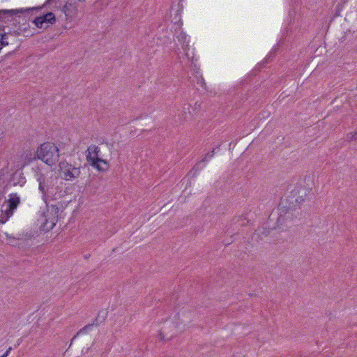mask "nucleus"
<instances>
[{
    "label": "nucleus",
    "instance_id": "f257e3e1",
    "mask_svg": "<svg viewBox=\"0 0 357 357\" xmlns=\"http://www.w3.org/2000/svg\"><path fill=\"white\" fill-rule=\"evenodd\" d=\"M301 199L298 201V198H291V199H282L279 204V216L278 218V222L280 225L285 224L288 222L292 221L295 218H299L301 215V207L295 204V203H301Z\"/></svg>",
    "mask_w": 357,
    "mask_h": 357
},
{
    "label": "nucleus",
    "instance_id": "f03ea898",
    "mask_svg": "<svg viewBox=\"0 0 357 357\" xmlns=\"http://www.w3.org/2000/svg\"><path fill=\"white\" fill-rule=\"evenodd\" d=\"M38 159L49 166L54 165L59 160L58 147L53 143L45 142L38 148Z\"/></svg>",
    "mask_w": 357,
    "mask_h": 357
},
{
    "label": "nucleus",
    "instance_id": "7ed1b4c3",
    "mask_svg": "<svg viewBox=\"0 0 357 357\" xmlns=\"http://www.w3.org/2000/svg\"><path fill=\"white\" fill-rule=\"evenodd\" d=\"M20 203V198L16 193L9 195L8 199L5 200L0 210V223L4 224L8 221Z\"/></svg>",
    "mask_w": 357,
    "mask_h": 357
},
{
    "label": "nucleus",
    "instance_id": "20e7f679",
    "mask_svg": "<svg viewBox=\"0 0 357 357\" xmlns=\"http://www.w3.org/2000/svg\"><path fill=\"white\" fill-rule=\"evenodd\" d=\"M36 178L39 183L38 188L43 194V199L47 202V199L52 198L54 195V179L39 172H36Z\"/></svg>",
    "mask_w": 357,
    "mask_h": 357
},
{
    "label": "nucleus",
    "instance_id": "39448f33",
    "mask_svg": "<svg viewBox=\"0 0 357 357\" xmlns=\"http://www.w3.org/2000/svg\"><path fill=\"white\" fill-rule=\"evenodd\" d=\"M86 160L90 165L98 171L104 172L109 168L108 162L98 157L100 148L96 145L90 146L87 149Z\"/></svg>",
    "mask_w": 357,
    "mask_h": 357
},
{
    "label": "nucleus",
    "instance_id": "423d86ee",
    "mask_svg": "<svg viewBox=\"0 0 357 357\" xmlns=\"http://www.w3.org/2000/svg\"><path fill=\"white\" fill-rule=\"evenodd\" d=\"M59 167L62 178L66 181H74L80 176V167H75L65 160L61 161Z\"/></svg>",
    "mask_w": 357,
    "mask_h": 357
},
{
    "label": "nucleus",
    "instance_id": "0eeeda50",
    "mask_svg": "<svg viewBox=\"0 0 357 357\" xmlns=\"http://www.w3.org/2000/svg\"><path fill=\"white\" fill-rule=\"evenodd\" d=\"M56 21L55 15L52 12H48L46 14L42 15L39 17H36L33 23L35 24V26L38 28L42 29L45 28L47 29L48 26H44V24H54Z\"/></svg>",
    "mask_w": 357,
    "mask_h": 357
},
{
    "label": "nucleus",
    "instance_id": "6e6552de",
    "mask_svg": "<svg viewBox=\"0 0 357 357\" xmlns=\"http://www.w3.org/2000/svg\"><path fill=\"white\" fill-rule=\"evenodd\" d=\"M56 1L57 0H46L45 3L41 7H33V8L14 9V10H10L8 12L12 13L15 15L18 14V13H22V14H24L26 15H29L31 14V13L33 10H40V9L44 8L45 6H46L47 5L50 4V3H52L53 1Z\"/></svg>",
    "mask_w": 357,
    "mask_h": 357
},
{
    "label": "nucleus",
    "instance_id": "1a4fd4ad",
    "mask_svg": "<svg viewBox=\"0 0 357 357\" xmlns=\"http://www.w3.org/2000/svg\"><path fill=\"white\" fill-rule=\"evenodd\" d=\"M26 180L22 171L17 170L15 172L10 178V182L15 186L20 185L22 187L26 183Z\"/></svg>",
    "mask_w": 357,
    "mask_h": 357
},
{
    "label": "nucleus",
    "instance_id": "9d476101",
    "mask_svg": "<svg viewBox=\"0 0 357 357\" xmlns=\"http://www.w3.org/2000/svg\"><path fill=\"white\" fill-rule=\"evenodd\" d=\"M38 159V150L36 151H27L23 155V166L29 165L33 161Z\"/></svg>",
    "mask_w": 357,
    "mask_h": 357
},
{
    "label": "nucleus",
    "instance_id": "9b49d317",
    "mask_svg": "<svg viewBox=\"0 0 357 357\" xmlns=\"http://www.w3.org/2000/svg\"><path fill=\"white\" fill-rule=\"evenodd\" d=\"M96 321H97V318L96 319V320L92 323V324H87L84 327L82 328L75 335H74V337L72 338L71 340V342H70V347L71 346L72 344V342L74 341V340L77 337L79 336V335L81 334H84V333H88L89 331H91L93 326L96 325V326L98 325V324L96 322L95 323Z\"/></svg>",
    "mask_w": 357,
    "mask_h": 357
},
{
    "label": "nucleus",
    "instance_id": "f8f14e48",
    "mask_svg": "<svg viewBox=\"0 0 357 357\" xmlns=\"http://www.w3.org/2000/svg\"><path fill=\"white\" fill-rule=\"evenodd\" d=\"M214 153H215V152H214V149H213V150H212L211 151H210V152H208V153L205 155L204 158L202 160V161H200V162H197V163L194 166L193 169L198 170V169H199V165H200V163H201V162H206L208 159H210V158H213V155H214Z\"/></svg>",
    "mask_w": 357,
    "mask_h": 357
},
{
    "label": "nucleus",
    "instance_id": "ddd939ff",
    "mask_svg": "<svg viewBox=\"0 0 357 357\" xmlns=\"http://www.w3.org/2000/svg\"><path fill=\"white\" fill-rule=\"evenodd\" d=\"M182 48L184 51H185V55L188 58V61H191V64H194V61H193V56L190 57V54H188V52L187 51L189 50V44H188V42H183V44H182Z\"/></svg>",
    "mask_w": 357,
    "mask_h": 357
},
{
    "label": "nucleus",
    "instance_id": "4468645a",
    "mask_svg": "<svg viewBox=\"0 0 357 357\" xmlns=\"http://www.w3.org/2000/svg\"><path fill=\"white\" fill-rule=\"evenodd\" d=\"M8 33L5 31V39H3V40L0 41V50L8 45Z\"/></svg>",
    "mask_w": 357,
    "mask_h": 357
},
{
    "label": "nucleus",
    "instance_id": "2eb2a0df",
    "mask_svg": "<svg viewBox=\"0 0 357 357\" xmlns=\"http://www.w3.org/2000/svg\"><path fill=\"white\" fill-rule=\"evenodd\" d=\"M248 221L245 219V218H238L237 220L235 222V224L238 225H241V226H243V225H245L247 224Z\"/></svg>",
    "mask_w": 357,
    "mask_h": 357
},
{
    "label": "nucleus",
    "instance_id": "dca6fc26",
    "mask_svg": "<svg viewBox=\"0 0 357 357\" xmlns=\"http://www.w3.org/2000/svg\"><path fill=\"white\" fill-rule=\"evenodd\" d=\"M357 135V131L354 132H350L347 135V139L349 142L356 139V136Z\"/></svg>",
    "mask_w": 357,
    "mask_h": 357
},
{
    "label": "nucleus",
    "instance_id": "f3484780",
    "mask_svg": "<svg viewBox=\"0 0 357 357\" xmlns=\"http://www.w3.org/2000/svg\"><path fill=\"white\" fill-rule=\"evenodd\" d=\"M186 37L187 36L184 33H181L180 35L177 36L178 40L179 41H183V43L185 42V40H186Z\"/></svg>",
    "mask_w": 357,
    "mask_h": 357
},
{
    "label": "nucleus",
    "instance_id": "a211bd4d",
    "mask_svg": "<svg viewBox=\"0 0 357 357\" xmlns=\"http://www.w3.org/2000/svg\"><path fill=\"white\" fill-rule=\"evenodd\" d=\"M10 350H11V347H9L8 349H7L6 351L3 355H1L0 357H6L8 355V354L10 353Z\"/></svg>",
    "mask_w": 357,
    "mask_h": 357
},
{
    "label": "nucleus",
    "instance_id": "6ab92c4d",
    "mask_svg": "<svg viewBox=\"0 0 357 357\" xmlns=\"http://www.w3.org/2000/svg\"><path fill=\"white\" fill-rule=\"evenodd\" d=\"M54 226V223H52L50 227H47V230L52 229Z\"/></svg>",
    "mask_w": 357,
    "mask_h": 357
},
{
    "label": "nucleus",
    "instance_id": "aec40b11",
    "mask_svg": "<svg viewBox=\"0 0 357 357\" xmlns=\"http://www.w3.org/2000/svg\"><path fill=\"white\" fill-rule=\"evenodd\" d=\"M66 8H67V6L65 5L63 8V10L66 13Z\"/></svg>",
    "mask_w": 357,
    "mask_h": 357
},
{
    "label": "nucleus",
    "instance_id": "412c9836",
    "mask_svg": "<svg viewBox=\"0 0 357 357\" xmlns=\"http://www.w3.org/2000/svg\"><path fill=\"white\" fill-rule=\"evenodd\" d=\"M100 167H105V165L103 163L100 162Z\"/></svg>",
    "mask_w": 357,
    "mask_h": 357
},
{
    "label": "nucleus",
    "instance_id": "4be33fe9",
    "mask_svg": "<svg viewBox=\"0 0 357 357\" xmlns=\"http://www.w3.org/2000/svg\"><path fill=\"white\" fill-rule=\"evenodd\" d=\"M78 1H80V2H84V1H85L86 0H78Z\"/></svg>",
    "mask_w": 357,
    "mask_h": 357
}]
</instances>
